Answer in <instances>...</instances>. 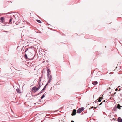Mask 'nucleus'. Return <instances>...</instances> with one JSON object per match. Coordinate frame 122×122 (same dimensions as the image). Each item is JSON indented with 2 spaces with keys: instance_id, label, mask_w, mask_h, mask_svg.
<instances>
[{
  "instance_id": "obj_16",
  "label": "nucleus",
  "mask_w": 122,
  "mask_h": 122,
  "mask_svg": "<svg viewBox=\"0 0 122 122\" xmlns=\"http://www.w3.org/2000/svg\"><path fill=\"white\" fill-rule=\"evenodd\" d=\"M45 97V95H44L43 94L42 97H41V99H43L44 97Z\"/></svg>"
},
{
  "instance_id": "obj_23",
  "label": "nucleus",
  "mask_w": 122,
  "mask_h": 122,
  "mask_svg": "<svg viewBox=\"0 0 122 122\" xmlns=\"http://www.w3.org/2000/svg\"><path fill=\"white\" fill-rule=\"evenodd\" d=\"M105 102V100H104L103 101V102Z\"/></svg>"
},
{
  "instance_id": "obj_27",
  "label": "nucleus",
  "mask_w": 122,
  "mask_h": 122,
  "mask_svg": "<svg viewBox=\"0 0 122 122\" xmlns=\"http://www.w3.org/2000/svg\"><path fill=\"white\" fill-rule=\"evenodd\" d=\"M94 107L93 106L92 107H91V108H93Z\"/></svg>"
},
{
  "instance_id": "obj_5",
  "label": "nucleus",
  "mask_w": 122,
  "mask_h": 122,
  "mask_svg": "<svg viewBox=\"0 0 122 122\" xmlns=\"http://www.w3.org/2000/svg\"><path fill=\"white\" fill-rule=\"evenodd\" d=\"M76 110L75 109H74L73 110L72 113L71 114L72 115H75L76 113Z\"/></svg>"
},
{
  "instance_id": "obj_8",
  "label": "nucleus",
  "mask_w": 122,
  "mask_h": 122,
  "mask_svg": "<svg viewBox=\"0 0 122 122\" xmlns=\"http://www.w3.org/2000/svg\"><path fill=\"white\" fill-rule=\"evenodd\" d=\"M16 91L17 92L19 93H21V91L18 88L16 89Z\"/></svg>"
},
{
  "instance_id": "obj_19",
  "label": "nucleus",
  "mask_w": 122,
  "mask_h": 122,
  "mask_svg": "<svg viewBox=\"0 0 122 122\" xmlns=\"http://www.w3.org/2000/svg\"><path fill=\"white\" fill-rule=\"evenodd\" d=\"M101 99V100H102L103 99V98L102 97H99Z\"/></svg>"
},
{
  "instance_id": "obj_12",
  "label": "nucleus",
  "mask_w": 122,
  "mask_h": 122,
  "mask_svg": "<svg viewBox=\"0 0 122 122\" xmlns=\"http://www.w3.org/2000/svg\"><path fill=\"white\" fill-rule=\"evenodd\" d=\"M47 84H46L44 86V88H43V89H42V90H44L46 88L47 86Z\"/></svg>"
},
{
  "instance_id": "obj_11",
  "label": "nucleus",
  "mask_w": 122,
  "mask_h": 122,
  "mask_svg": "<svg viewBox=\"0 0 122 122\" xmlns=\"http://www.w3.org/2000/svg\"><path fill=\"white\" fill-rule=\"evenodd\" d=\"M31 53L30 52H29L27 54L28 56H30L31 55Z\"/></svg>"
},
{
  "instance_id": "obj_18",
  "label": "nucleus",
  "mask_w": 122,
  "mask_h": 122,
  "mask_svg": "<svg viewBox=\"0 0 122 122\" xmlns=\"http://www.w3.org/2000/svg\"><path fill=\"white\" fill-rule=\"evenodd\" d=\"M99 99L98 100V101L99 102H100L101 101V100L99 97Z\"/></svg>"
},
{
  "instance_id": "obj_20",
  "label": "nucleus",
  "mask_w": 122,
  "mask_h": 122,
  "mask_svg": "<svg viewBox=\"0 0 122 122\" xmlns=\"http://www.w3.org/2000/svg\"><path fill=\"white\" fill-rule=\"evenodd\" d=\"M41 87V86L40 85H39V87H38V88H39V89L40 88V87Z\"/></svg>"
},
{
  "instance_id": "obj_24",
  "label": "nucleus",
  "mask_w": 122,
  "mask_h": 122,
  "mask_svg": "<svg viewBox=\"0 0 122 122\" xmlns=\"http://www.w3.org/2000/svg\"><path fill=\"white\" fill-rule=\"evenodd\" d=\"M71 122H74V121H72Z\"/></svg>"
},
{
  "instance_id": "obj_6",
  "label": "nucleus",
  "mask_w": 122,
  "mask_h": 122,
  "mask_svg": "<svg viewBox=\"0 0 122 122\" xmlns=\"http://www.w3.org/2000/svg\"><path fill=\"white\" fill-rule=\"evenodd\" d=\"M52 77L51 75L49 76V82H50L51 81L52 79Z\"/></svg>"
},
{
  "instance_id": "obj_2",
  "label": "nucleus",
  "mask_w": 122,
  "mask_h": 122,
  "mask_svg": "<svg viewBox=\"0 0 122 122\" xmlns=\"http://www.w3.org/2000/svg\"><path fill=\"white\" fill-rule=\"evenodd\" d=\"M122 107V106L120 105V104H118L116 107H115L114 108V110L115 111L116 110L117 108L118 109H121L120 107Z\"/></svg>"
},
{
  "instance_id": "obj_26",
  "label": "nucleus",
  "mask_w": 122,
  "mask_h": 122,
  "mask_svg": "<svg viewBox=\"0 0 122 122\" xmlns=\"http://www.w3.org/2000/svg\"><path fill=\"white\" fill-rule=\"evenodd\" d=\"M120 90H120V89H119V90L118 91H120Z\"/></svg>"
},
{
  "instance_id": "obj_21",
  "label": "nucleus",
  "mask_w": 122,
  "mask_h": 122,
  "mask_svg": "<svg viewBox=\"0 0 122 122\" xmlns=\"http://www.w3.org/2000/svg\"><path fill=\"white\" fill-rule=\"evenodd\" d=\"M118 90V89L117 88L115 89V91H117Z\"/></svg>"
},
{
  "instance_id": "obj_4",
  "label": "nucleus",
  "mask_w": 122,
  "mask_h": 122,
  "mask_svg": "<svg viewBox=\"0 0 122 122\" xmlns=\"http://www.w3.org/2000/svg\"><path fill=\"white\" fill-rule=\"evenodd\" d=\"M51 73L49 69L47 68V75L48 77H49Z\"/></svg>"
},
{
  "instance_id": "obj_10",
  "label": "nucleus",
  "mask_w": 122,
  "mask_h": 122,
  "mask_svg": "<svg viewBox=\"0 0 122 122\" xmlns=\"http://www.w3.org/2000/svg\"><path fill=\"white\" fill-rule=\"evenodd\" d=\"M122 120L120 117H119L118 118V121L119 122H122Z\"/></svg>"
},
{
  "instance_id": "obj_25",
  "label": "nucleus",
  "mask_w": 122,
  "mask_h": 122,
  "mask_svg": "<svg viewBox=\"0 0 122 122\" xmlns=\"http://www.w3.org/2000/svg\"><path fill=\"white\" fill-rule=\"evenodd\" d=\"M97 107H94V109H96V108Z\"/></svg>"
},
{
  "instance_id": "obj_13",
  "label": "nucleus",
  "mask_w": 122,
  "mask_h": 122,
  "mask_svg": "<svg viewBox=\"0 0 122 122\" xmlns=\"http://www.w3.org/2000/svg\"><path fill=\"white\" fill-rule=\"evenodd\" d=\"M36 21L38 22L39 23H41V21L39 20H36Z\"/></svg>"
},
{
  "instance_id": "obj_7",
  "label": "nucleus",
  "mask_w": 122,
  "mask_h": 122,
  "mask_svg": "<svg viewBox=\"0 0 122 122\" xmlns=\"http://www.w3.org/2000/svg\"><path fill=\"white\" fill-rule=\"evenodd\" d=\"M92 83L94 85H95L96 84H97L98 83V82L97 81H94L92 82Z\"/></svg>"
},
{
  "instance_id": "obj_9",
  "label": "nucleus",
  "mask_w": 122,
  "mask_h": 122,
  "mask_svg": "<svg viewBox=\"0 0 122 122\" xmlns=\"http://www.w3.org/2000/svg\"><path fill=\"white\" fill-rule=\"evenodd\" d=\"M4 19V18L3 17H1L0 18V20H1V22L2 23H3V21Z\"/></svg>"
},
{
  "instance_id": "obj_15",
  "label": "nucleus",
  "mask_w": 122,
  "mask_h": 122,
  "mask_svg": "<svg viewBox=\"0 0 122 122\" xmlns=\"http://www.w3.org/2000/svg\"><path fill=\"white\" fill-rule=\"evenodd\" d=\"M25 58L26 59H27V55L26 54H25Z\"/></svg>"
},
{
  "instance_id": "obj_3",
  "label": "nucleus",
  "mask_w": 122,
  "mask_h": 122,
  "mask_svg": "<svg viewBox=\"0 0 122 122\" xmlns=\"http://www.w3.org/2000/svg\"><path fill=\"white\" fill-rule=\"evenodd\" d=\"M39 89V88H37L36 89V87H33L32 88V89L33 90H34V92H36L37 91H38Z\"/></svg>"
},
{
  "instance_id": "obj_17",
  "label": "nucleus",
  "mask_w": 122,
  "mask_h": 122,
  "mask_svg": "<svg viewBox=\"0 0 122 122\" xmlns=\"http://www.w3.org/2000/svg\"><path fill=\"white\" fill-rule=\"evenodd\" d=\"M44 90H42L39 93L40 94L41 93L43 92V91Z\"/></svg>"
},
{
  "instance_id": "obj_22",
  "label": "nucleus",
  "mask_w": 122,
  "mask_h": 122,
  "mask_svg": "<svg viewBox=\"0 0 122 122\" xmlns=\"http://www.w3.org/2000/svg\"><path fill=\"white\" fill-rule=\"evenodd\" d=\"M102 104V102L99 104V105H101V104Z\"/></svg>"
},
{
  "instance_id": "obj_14",
  "label": "nucleus",
  "mask_w": 122,
  "mask_h": 122,
  "mask_svg": "<svg viewBox=\"0 0 122 122\" xmlns=\"http://www.w3.org/2000/svg\"><path fill=\"white\" fill-rule=\"evenodd\" d=\"M12 20V18H11L9 20V23H10Z\"/></svg>"
},
{
  "instance_id": "obj_1",
  "label": "nucleus",
  "mask_w": 122,
  "mask_h": 122,
  "mask_svg": "<svg viewBox=\"0 0 122 122\" xmlns=\"http://www.w3.org/2000/svg\"><path fill=\"white\" fill-rule=\"evenodd\" d=\"M84 108L83 107L80 108L77 110V112L79 113H81L84 110Z\"/></svg>"
}]
</instances>
